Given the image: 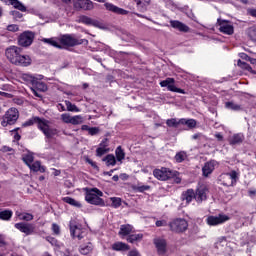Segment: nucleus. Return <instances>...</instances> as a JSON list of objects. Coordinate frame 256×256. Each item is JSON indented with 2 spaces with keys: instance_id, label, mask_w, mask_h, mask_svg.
Instances as JSON below:
<instances>
[{
  "instance_id": "nucleus-47",
  "label": "nucleus",
  "mask_w": 256,
  "mask_h": 256,
  "mask_svg": "<svg viewBox=\"0 0 256 256\" xmlns=\"http://www.w3.org/2000/svg\"><path fill=\"white\" fill-rule=\"evenodd\" d=\"M166 123H167L168 127H177V125L180 124L179 122H177V119H175V118L167 120Z\"/></svg>"
},
{
  "instance_id": "nucleus-27",
  "label": "nucleus",
  "mask_w": 256,
  "mask_h": 256,
  "mask_svg": "<svg viewBox=\"0 0 256 256\" xmlns=\"http://www.w3.org/2000/svg\"><path fill=\"white\" fill-rule=\"evenodd\" d=\"M129 249H130L129 245L123 242H116L112 244L113 251H129Z\"/></svg>"
},
{
  "instance_id": "nucleus-32",
  "label": "nucleus",
  "mask_w": 256,
  "mask_h": 256,
  "mask_svg": "<svg viewBox=\"0 0 256 256\" xmlns=\"http://www.w3.org/2000/svg\"><path fill=\"white\" fill-rule=\"evenodd\" d=\"M115 155L117 161H119V163H123V159H125V152L123 151V149H121V146H118L116 148Z\"/></svg>"
},
{
  "instance_id": "nucleus-13",
  "label": "nucleus",
  "mask_w": 256,
  "mask_h": 256,
  "mask_svg": "<svg viewBox=\"0 0 256 256\" xmlns=\"http://www.w3.org/2000/svg\"><path fill=\"white\" fill-rule=\"evenodd\" d=\"M161 87H167L168 91H172L173 93H185L182 89L175 87V79L167 78L164 81L160 82Z\"/></svg>"
},
{
  "instance_id": "nucleus-25",
  "label": "nucleus",
  "mask_w": 256,
  "mask_h": 256,
  "mask_svg": "<svg viewBox=\"0 0 256 256\" xmlns=\"http://www.w3.org/2000/svg\"><path fill=\"white\" fill-rule=\"evenodd\" d=\"M93 251V244L91 242L84 243L80 246L81 255H89Z\"/></svg>"
},
{
  "instance_id": "nucleus-17",
  "label": "nucleus",
  "mask_w": 256,
  "mask_h": 256,
  "mask_svg": "<svg viewBox=\"0 0 256 256\" xmlns=\"http://www.w3.org/2000/svg\"><path fill=\"white\" fill-rule=\"evenodd\" d=\"M70 233L73 239H83V235L85 234V229H82L81 225H70Z\"/></svg>"
},
{
  "instance_id": "nucleus-59",
  "label": "nucleus",
  "mask_w": 256,
  "mask_h": 256,
  "mask_svg": "<svg viewBox=\"0 0 256 256\" xmlns=\"http://www.w3.org/2000/svg\"><path fill=\"white\" fill-rule=\"evenodd\" d=\"M164 225H167V222H165V221H157L156 222V227H164Z\"/></svg>"
},
{
  "instance_id": "nucleus-42",
  "label": "nucleus",
  "mask_w": 256,
  "mask_h": 256,
  "mask_svg": "<svg viewBox=\"0 0 256 256\" xmlns=\"http://www.w3.org/2000/svg\"><path fill=\"white\" fill-rule=\"evenodd\" d=\"M109 152V148H104L103 145L99 146L96 150V155L97 157H103V155H105V153Z\"/></svg>"
},
{
  "instance_id": "nucleus-49",
  "label": "nucleus",
  "mask_w": 256,
  "mask_h": 256,
  "mask_svg": "<svg viewBox=\"0 0 256 256\" xmlns=\"http://www.w3.org/2000/svg\"><path fill=\"white\" fill-rule=\"evenodd\" d=\"M7 30L11 31L12 33H17V31H19V26L16 24H10L7 26Z\"/></svg>"
},
{
  "instance_id": "nucleus-44",
  "label": "nucleus",
  "mask_w": 256,
  "mask_h": 256,
  "mask_svg": "<svg viewBox=\"0 0 256 256\" xmlns=\"http://www.w3.org/2000/svg\"><path fill=\"white\" fill-rule=\"evenodd\" d=\"M138 7H141L142 9H145V7H148L150 5L151 0H136Z\"/></svg>"
},
{
  "instance_id": "nucleus-45",
  "label": "nucleus",
  "mask_w": 256,
  "mask_h": 256,
  "mask_svg": "<svg viewBox=\"0 0 256 256\" xmlns=\"http://www.w3.org/2000/svg\"><path fill=\"white\" fill-rule=\"evenodd\" d=\"M248 37H250L252 41H256V26L248 29Z\"/></svg>"
},
{
  "instance_id": "nucleus-22",
  "label": "nucleus",
  "mask_w": 256,
  "mask_h": 256,
  "mask_svg": "<svg viewBox=\"0 0 256 256\" xmlns=\"http://www.w3.org/2000/svg\"><path fill=\"white\" fill-rule=\"evenodd\" d=\"M131 233H133V226L129 224H124L120 226L118 235L121 236V239H125V237L131 235Z\"/></svg>"
},
{
  "instance_id": "nucleus-6",
  "label": "nucleus",
  "mask_w": 256,
  "mask_h": 256,
  "mask_svg": "<svg viewBox=\"0 0 256 256\" xmlns=\"http://www.w3.org/2000/svg\"><path fill=\"white\" fill-rule=\"evenodd\" d=\"M169 225L171 231H174V233H184L189 227V224L183 218L174 219Z\"/></svg>"
},
{
  "instance_id": "nucleus-55",
  "label": "nucleus",
  "mask_w": 256,
  "mask_h": 256,
  "mask_svg": "<svg viewBox=\"0 0 256 256\" xmlns=\"http://www.w3.org/2000/svg\"><path fill=\"white\" fill-rule=\"evenodd\" d=\"M12 15L14 19H21V17H23V14L19 13L18 11L12 12Z\"/></svg>"
},
{
  "instance_id": "nucleus-64",
  "label": "nucleus",
  "mask_w": 256,
  "mask_h": 256,
  "mask_svg": "<svg viewBox=\"0 0 256 256\" xmlns=\"http://www.w3.org/2000/svg\"><path fill=\"white\" fill-rule=\"evenodd\" d=\"M248 61H249L252 65H256V59H255V58H248Z\"/></svg>"
},
{
  "instance_id": "nucleus-18",
  "label": "nucleus",
  "mask_w": 256,
  "mask_h": 256,
  "mask_svg": "<svg viewBox=\"0 0 256 256\" xmlns=\"http://www.w3.org/2000/svg\"><path fill=\"white\" fill-rule=\"evenodd\" d=\"M154 245L158 251V254L165 255L167 253V241L163 238L154 239Z\"/></svg>"
},
{
  "instance_id": "nucleus-40",
  "label": "nucleus",
  "mask_w": 256,
  "mask_h": 256,
  "mask_svg": "<svg viewBox=\"0 0 256 256\" xmlns=\"http://www.w3.org/2000/svg\"><path fill=\"white\" fill-rule=\"evenodd\" d=\"M103 161H105L108 166L111 165L112 167L115 166L117 163V159H115V156L113 154L107 155L103 159Z\"/></svg>"
},
{
  "instance_id": "nucleus-46",
  "label": "nucleus",
  "mask_w": 256,
  "mask_h": 256,
  "mask_svg": "<svg viewBox=\"0 0 256 256\" xmlns=\"http://www.w3.org/2000/svg\"><path fill=\"white\" fill-rule=\"evenodd\" d=\"M237 65H238V67H241L242 69H246V71H252L251 66H249V64H247L241 60H238Z\"/></svg>"
},
{
  "instance_id": "nucleus-3",
  "label": "nucleus",
  "mask_w": 256,
  "mask_h": 256,
  "mask_svg": "<svg viewBox=\"0 0 256 256\" xmlns=\"http://www.w3.org/2000/svg\"><path fill=\"white\" fill-rule=\"evenodd\" d=\"M43 41L58 49H61L62 47H75V45H82V43L87 42V40L77 39V37L73 35H64L59 40L55 38H45Z\"/></svg>"
},
{
  "instance_id": "nucleus-24",
  "label": "nucleus",
  "mask_w": 256,
  "mask_h": 256,
  "mask_svg": "<svg viewBox=\"0 0 256 256\" xmlns=\"http://www.w3.org/2000/svg\"><path fill=\"white\" fill-rule=\"evenodd\" d=\"M170 25L171 27H173V29H178V31H184V33H187V31H189V27H187V25L177 20L170 21Z\"/></svg>"
},
{
  "instance_id": "nucleus-33",
  "label": "nucleus",
  "mask_w": 256,
  "mask_h": 256,
  "mask_svg": "<svg viewBox=\"0 0 256 256\" xmlns=\"http://www.w3.org/2000/svg\"><path fill=\"white\" fill-rule=\"evenodd\" d=\"M11 217H13V211L11 210L0 211V219H2V221H9Z\"/></svg>"
},
{
  "instance_id": "nucleus-11",
  "label": "nucleus",
  "mask_w": 256,
  "mask_h": 256,
  "mask_svg": "<svg viewBox=\"0 0 256 256\" xmlns=\"http://www.w3.org/2000/svg\"><path fill=\"white\" fill-rule=\"evenodd\" d=\"M153 175L159 181H167V179H171V177H173V172L168 168H161L154 170Z\"/></svg>"
},
{
  "instance_id": "nucleus-43",
  "label": "nucleus",
  "mask_w": 256,
  "mask_h": 256,
  "mask_svg": "<svg viewBox=\"0 0 256 256\" xmlns=\"http://www.w3.org/2000/svg\"><path fill=\"white\" fill-rule=\"evenodd\" d=\"M112 201V207H115L117 209L118 207H121V198L119 197H112L110 198Z\"/></svg>"
},
{
  "instance_id": "nucleus-53",
  "label": "nucleus",
  "mask_w": 256,
  "mask_h": 256,
  "mask_svg": "<svg viewBox=\"0 0 256 256\" xmlns=\"http://www.w3.org/2000/svg\"><path fill=\"white\" fill-rule=\"evenodd\" d=\"M103 146L105 149L109 146V140L107 138L103 139L99 147Z\"/></svg>"
},
{
  "instance_id": "nucleus-38",
  "label": "nucleus",
  "mask_w": 256,
  "mask_h": 256,
  "mask_svg": "<svg viewBox=\"0 0 256 256\" xmlns=\"http://www.w3.org/2000/svg\"><path fill=\"white\" fill-rule=\"evenodd\" d=\"M226 179H230V183L228 185H233L237 182L238 174L235 171H231L225 175Z\"/></svg>"
},
{
  "instance_id": "nucleus-12",
  "label": "nucleus",
  "mask_w": 256,
  "mask_h": 256,
  "mask_svg": "<svg viewBox=\"0 0 256 256\" xmlns=\"http://www.w3.org/2000/svg\"><path fill=\"white\" fill-rule=\"evenodd\" d=\"M207 193H209L207 186H200L194 193L195 201H197V203H203V201L207 200Z\"/></svg>"
},
{
  "instance_id": "nucleus-56",
  "label": "nucleus",
  "mask_w": 256,
  "mask_h": 256,
  "mask_svg": "<svg viewBox=\"0 0 256 256\" xmlns=\"http://www.w3.org/2000/svg\"><path fill=\"white\" fill-rule=\"evenodd\" d=\"M82 21L83 23H86V25H91V23H93V20H91L89 17H84Z\"/></svg>"
},
{
  "instance_id": "nucleus-61",
  "label": "nucleus",
  "mask_w": 256,
  "mask_h": 256,
  "mask_svg": "<svg viewBox=\"0 0 256 256\" xmlns=\"http://www.w3.org/2000/svg\"><path fill=\"white\" fill-rule=\"evenodd\" d=\"M249 15H251L252 17H256V9H249L248 10Z\"/></svg>"
},
{
  "instance_id": "nucleus-52",
  "label": "nucleus",
  "mask_w": 256,
  "mask_h": 256,
  "mask_svg": "<svg viewBox=\"0 0 256 256\" xmlns=\"http://www.w3.org/2000/svg\"><path fill=\"white\" fill-rule=\"evenodd\" d=\"M52 231L55 233V235H59V233H60L59 225L53 224L52 225Z\"/></svg>"
},
{
  "instance_id": "nucleus-63",
  "label": "nucleus",
  "mask_w": 256,
  "mask_h": 256,
  "mask_svg": "<svg viewBox=\"0 0 256 256\" xmlns=\"http://www.w3.org/2000/svg\"><path fill=\"white\" fill-rule=\"evenodd\" d=\"M215 137L218 139V141H223V135H221V133L215 134Z\"/></svg>"
},
{
  "instance_id": "nucleus-51",
  "label": "nucleus",
  "mask_w": 256,
  "mask_h": 256,
  "mask_svg": "<svg viewBox=\"0 0 256 256\" xmlns=\"http://www.w3.org/2000/svg\"><path fill=\"white\" fill-rule=\"evenodd\" d=\"M88 133H89V135H97L99 133V128L98 127H90Z\"/></svg>"
},
{
  "instance_id": "nucleus-10",
  "label": "nucleus",
  "mask_w": 256,
  "mask_h": 256,
  "mask_svg": "<svg viewBox=\"0 0 256 256\" xmlns=\"http://www.w3.org/2000/svg\"><path fill=\"white\" fill-rule=\"evenodd\" d=\"M33 39H35V34H33V32L26 31L19 36L18 45L21 47H29V45L33 43Z\"/></svg>"
},
{
  "instance_id": "nucleus-15",
  "label": "nucleus",
  "mask_w": 256,
  "mask_h": 256,
  "mask_svg": "<svg viewBox=\"0 0 256 256\" xmlns=\"http://www.w3.org/2000/svg\"><path fill=\"white\" fill-rule=\"evenodd\" d=\"M15 228L25 235H33L35 233V225L33 224L16 223Z\"/></svg>"
},
{
  "instance_id": "nucleus-35",
  "label": "nucleus",
  "mask_w": 256,
  "mask_h": 256,
  "mask_svg": "<svg viewBox=\"0 0 256 256\" xmlns=\"http://www.w3.org/2000/svg\"><path fill=\"white\" fill-rule=\"evenodd\" d=\"M65 105L67 107V111H70L72 113H80L81 109H79L75 104L69 102V101H65Z\"/></svg>"
},
{
  "instance_id": "nucleus-19",
  "label": "nucleus",
  "mask_w": 256,
  "mask_h": 256,
  "mask_svg": "<svg viewBox=\"0 0 256 256\" xmlns=\"http://www.w3.org/2000/svg\"><path fill=\"white\" fill-rule=\"evenodd\" d=\"M75 9H83L84 11H91L93 9V2L91 0H76L74 3Z\"/></svg>"
},
{
  "instance_id": "nucleus-37",
  "label": "nucleus",
  "mask_w": 256,
  "mask_h": 256,
  "mask_svg": "<svg viewBox=\"0 0 256 256\" xmlns=\"http://www.w3.org/2000/svg\"><path fill=\"white\" fill-rule=\"evenodd\" d=\"M33 153L27 152L26 154L23 155V161L26 163L28 167H31V164L33 163Z\"/></svg>"
},
{
  "instance_id": "nucleus-20",
  "label": "nucleus",
  "mask_w": 256,
  "mask_h": 256,
  "mask_svg": "<svg viewBox=\"0 0 256 256\" xmlns=\"http://www.w3.org/2000/svg\"><path fill=\"white\" fill-rule=\"evenodd\" d=\"M35 88H31L32 93L35 95V97H39L41 99V94L37 91L45 92L47 91V85L43 82H39V80H36V83L33 84Z\"/></svg>"
},
{
  "instance_id": "nucleus-5",
  "label": "nucleus",
  "mask_w": 256,
  "mask_h": 256,
  "mask_svg": "<svg viewBox=\"0 0 256 256\" xmlns=\"http://www.w3.org/2000/svg\"><path fill=\"white\" fill-rule=\"evenodd\" d=\"M19 119V110L16 108H10L2 117V127H8V125H15Z\"/></svg>"
},
{
  "instance_id": "nucleus-41",
  "label": "nucleus",
  "mask_w": 256,
  "mask_h": 256,
  "mask_svg": "<svg viewBox=\"0 0 256 256\" xmlns=\"http://www.w3.org/2000/svg\"><path fill=\"white\" fill-rule=\"evenodd\" d=\"M225 107L226 109H231L232 111H239V109H241V106L234 102H226Z\"/></svg>"
},
{
  "instance_id": "nucleus-48",
  "label": "nucleus",
  "mask_w": 256,
  "mask_h": 256,
  "mask_svg": "<svg viewBox=\"0 0 256 256\" xmlns=\"http://www.w3.org/2000/svg\"><path fill=\"white\" fill-rule=\"evenodd\" d=\"M136 191H139V193H143L144 191H149V186L147 185H138L135 187Z\"/></svg>"
},
{
  "instance_id": "nucleus-2",
  "label": "nucleus",
  "mask_w": 256,
  "mask_h": 256,
  "mask_svg": "<svg viewBox=\"0 0 256 256\" xmlns=\"http://www.w3.org/2000/svg\"><path fill=\"white\" fill-rule=\"evenodd\" d=\"M38 125V129L42 131V133L47 137V139H51L57 135V129L53 128L51 122L41 119L39 117H33L26 122L23 123V127H31V125Z\"/></svg>"
},
{
  "instance_id": "nucleus-39",
  "label": "nucleus",
  "mask_w": 256,
  "mask_h": 256,
  "mask_svg": "<svg viewBox=\"0 0 256 256\" xmlns=\"http://www.w3.org/2000/svg\"><path fill=\"white\" fill-rule=\"evenodd\" d=\"M187 159V152L180 151L175 155V161L177 163H183Z\"/></svg>"
},
{
  "instance_id": "nucleus-57",
  "label": "nucleus",
  "mask_w": 256,
  "mask_h": 256,
  "mask_svg": "<svg viewBox=\"0 0 256 256\" xmlns=\"http://www.w3.org/2000/svg\"><path fill=\"white\" fill-rule=\"evenodd\" d=\"M248 195L249 197H256V189H250Z\"/></svg>"
},
{
  "instance_id": "nucleus-4",
  "label": "nucleus",
  "mask_w": 256,
  "mask_h": 256,
  "mask_svg": "<svg viewBox=\"0 0 256 256\" xmlns=\"http://www.w3.org/2000/svg\"><path fill=\"white\" fill-rule=\"evenodd\" d=\"M103 192L97 188L87 189L85 199L90 205H103Z\"/></svg>"
},
{
  "instance_id": "nucleus-62",
  "label": "nucleus",
  "mask_w": 256,
  "mask_h": 256,
  "mask_svg": "<svg viewBox=\"0 0 256 256\" xmlns=\"http://www.w3.org/2000/svg\"><path fill=\"white\" fill-rule=\"evenodd\" d=\"M164 3H166L167 7H173V1L171 0H164Z\"/></svg>"
},
{
  "instance_id": "nucleus-21",
  "label": "nucleus",
  "mask_w": 256,
  "mask_h": 256,
  "mask_svg": "<svg viewBox=\"0 0 256 256\" xmlns=\"http://www.w3.org/2000/svg\"><path fill=\"white\" fill-rule=\"evenodd\" d=\"M43 79L42 75H31V74H23L22 75V81H25V83H28L30 85H35L37 81H41Z\"/></svg>"
},
{
  "instance_id": "nucleus-54",
  "label": "nucleus",
  "mask_w": 256,
  "mask_h": 256,
  "mask_svg": "<svg viewBox=\"0 0 256 256\" xmlns=\"http://www.w3.org/2000/svg\"><path fill=\"white\" fill-rule=\"evenodd\" d=\"M7 243H5V237L3 235H0V249L1 247H5ZM0 256H3V254H0Z\"/></svg>"
},
{
  "instance_id": "nucleus-50",
  "label": "nucleus",
  "mask_w": 256,
  "mask_h": 256,
  "mask_svg": "<svg viewBox=\"0 0 256 256\" xmlns=\"http://www.w3.org/2000/svg\"><path fill=\"white\" fill-rule=\"evenodd\" d=\"M127 256H141L138 249H132L128 252Z\"/></svg>"
},
{
  "instance_id": "nucleus-29",
  "label": "nucleus",
  "mask_w": 256,
  "mask_h": 256,
  "mask_svg": "<svg viewBox=\"0 0 256 256\" xmlns=\"http://www.w3.org/2000/svg\"><path fill=\"white\" fill-rule=\"evenodd\" d=\"M243 134H234L232 137H230V145H239V143H243Z\"/></svg>"
},
{
  "instance_id": "nucleus-7",
  "label": "nucleus",
  "mask_w": 256,
  "mask_h": 256,
  "mask_svg": "<svg viewBox=\"0 0 256 256\" xmlns=\"http://www.w3.org/2000/svg\"><path fill=\"white\" fill-rule=\"evenodd\" d=\"M217 23L220 33H224V35H233V33H235V27H233V22L219 18L217 20Z\"/></svg>"
},
{
  "instance_id": "nucleus-60",
  "label": "nucleus",
  "mask_w": 256,
  "mask_h": 256,
  "mask_svg": "<svg viewBox=\"0 0 256 256\" xmlns=\"http://www.w3.org/2000/svg\"><path fill=\"white\" fill-rule=\"evenodd\" d=\"M240 57H241V59H244L245 61H249V59H251V57H248V55L245 53H241Z\"/></svg>"
},
{
  "instance_id": "nucleus-8",
  "label": "nucleus",
  "mask_w": 256,
  "mask_h": 256,
  "mask_svg": "<svg viewBox=\"0 0 256 256\" xmlns=\"http://www.w3.org/2000/svg\"><path fill=\"white\" fill-rule=\"evenodd\" d=\"M229 221V216L225 214H219L218 216H208L206 218V223L209 227H217V225H223Z\"/></svg>"
},
{
  "instance_id": "nucleus-28",
  "label": "nucleus",
  "mask_w": 256,
  "mask_h": 256,
  "mask_svg": "<svg viewBox=\"0 0 256 256\" xmlns=\"http://www.w3.org/2000/svg\"><path fill=\"white\" fill-rule=\"evenodd\" d=\"M29 169H31V171H39L40 173H45L46 169L45 166L41 165V162L36 161L33 164H30V166H28Z\"/></svg>"
},
{
  "instance_id": "nucleus-30",
  "label": "nucleus",
  "mask_w": 256,
  "mask_h": 256,
  "mask_svg": "<svg viewBox=\"0 0 256 256\" xmlns=\"http://www.w3.org/2000/svg\"><path fill=\"white\" fill-rule=\"evenodd\" d=\"M16 217H18L20 221H33V214H29V213H21L17 211Z\"/></svg>"
},
{
  "instance_id": "nucleus-31",
  "label": "nucleus",
  "mask_w": 256,
  "mask_h": 256,
  "mask_svg": "<svg viewBox=\"0 0 256 256\" xmlns=\"http://www.w3.org/2000/svg\"><path fill=\"white\" fill-rule=\"evenodd\" d=\"M195 199V192L193 190H188L183 195V200L186 201V203H191Z\"/></svg>"
},
{
  "instance_id": "nucleus-26",
  "label": "nucleus",
  "mask_w": 256,
  "mask_h": 256,
  "mask_svg": "<svg viewBox=\"0 0 256 256\" xmlns=\"http://www.w3.org/2000/svg\"><path fill=\"white\" fill-rule=\"evenodd\" d=\"M180 125H187L189 129H195L197 127V121L195 119H185L182 118L179 120Z\"/></svg>"
},
{
  "instance_id": "nucleus-36",
  "label": "nucleus",
  "mask_w": 256,
  "mask_h": 256,
  "mask_svg": "<svg viewBox=\"0 0 256 256\" xmlns=\"http://www.w3.org/2000/svg\"><path fill=\"white\" fill-rule=\"evenodd\" d=\"M63 201L65 203H68V205H72V207H78V208L81 207L80 202L75 200V199H73V198H71V197H64Z\"/></svg>"
},
{
  "instance_id": "nucleus-58",
  "label": "nucleus",
  "mask_w": 256,
  "mask_h": 256,
  "mask_svg": "<svg viewBox=\"0 0 256 256\" xmlns=\"http://www.w3.org/2000/svg\"><path fill=\"white\" fill-rule=\"evenodd\" d=\"M53 245L56 247V249H63V243L54 242Z\"/></svg>"
},
{
  "instance_id": "nucleus-23",
  "label": "nucleus",
  "mask_w": 256,
  "mask_h": 256,
  "mask_svg": "<svg viewBox=\"0 0 256 256\" xmlns=\"http://www.w3.org/2000/svg\"><path fill=\"white\" fill-rule=\"evenodd\" d=\"M2 1L7 5H13L15 9H18V11H22L23 13L27 11V7H25L23 3L19 2V0H2Z\"/></svg>"
},
{
  "instance_id": "nucleus-9",
  "label": "nucleus",
  "mask_w": 256,
  "mask_h": 256,
  "mask_svg": "<svg viewBox=\"0 0 256 256\" xmlns=\"http://www.w3.org/2000/svg\"><path fill=\"white\" fill-rule=\"evenodd\" d=\"M61 120L63 123L70 125H82V123L85 121V118H83L81 115L71 116L69 113H63L61 114Z\"/></svg>"
},
{
  "instance_id": "nucleus-16",
  "label": "nucleus",
  "mask_w": 256,
  "mask_h": 256,
  "mask_svg": "<svg viewBox=\"0 0 256 256\" xmlns=\"http://www.w3.org/2000/svg\"><path fill=\"white\" fill-rule=\"evenodd\" d=\"M104 7L106 11H110V13H115L116 15H127L129 11L115 6L113 3L105 2Z\"/></svg>"
},
{
  "instance_id": "nucleus-34",
  "label": "nucleus",
  "mask_w": 256,
  "mask_h": 256,
  "mask_svg": "<svg viewBox=\"0 0 256 256\" xmlns=\"http://www.w3.org/2000/svg\"><path fill=\"white\" fill-rule=\"evenodd\" d=\"M143 239V234H131L127 237L128 243H137Z\"/></svg>"
},
{
  "instance_id": "nucleus-1",
  "label": "nucleus",
  "mask_w": 256,
  "mask_h": 256,
  "mask_svg": "<svg viewBox=\"0 0 256 256\" xmlns=\"http://www.w3.org/2000/svg\"><path fill=\"white\" fill-rule=\"evenodd\" d=\"M5 55L10 63L13 65H19L20 67H29V65H31L33 62L31 56L21 54V48L17 46H10L7 48Z\"/></svg>"
},
{
  "instance_id": "nucleus-14",
  "label": "nucleus",
  "mask_w": 256,
  "mask_h": 256,
  "mask_svg": "<svg viewBox=\"0 0 256 256\" xmlns=\"http://www.w3.org/2000/svg\"><path fill=\"white\" fill-rule=\"evenodd\" d=\"M217 167H219V162H217L215 160L206 162L202 168V173H203L204 177H209V175H211V173H213V171H215V169H217Z\"/></svg>"
}]
</instances>
